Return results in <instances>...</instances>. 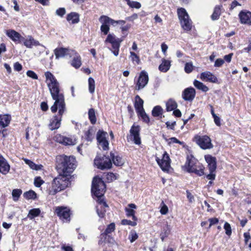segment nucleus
I'll return each mask as SVG.
<instances>
[{"instance_id":"aec40b11","label":"nucleus","mask_w":251,"mask_h":251,"mask_svg":"<svg viewBox=\"0 0 251 251\" xmlns=\"http://www.w3.org/2000/svg\"><path fill=\"white\" fill-rule=\"evenodd\" d=\"M11 121V117L8 114L0 115V134L3 132V129L7 126Z\"/></svg>"},{"instance_id":"20e7f679","label":"nucleus","mask_w":251,"mask_h":251,"mask_svg":"<svg viewBox=\"0 0 251 251\" xmlns=\"http://www.w3.org/2000/svg\"><path fill=\"white\" fill-rule=\"evenodd\" d=\"M70 185L69 177L59 175L55 177L51 184V186L49 189L50 195H54L57 193L65 189Z\"/></svg>"},{"instance_id":"f704fd0d","label":"nucleus","mask_w":251,"mask_h":251,"mask_svg":"<svg viewBox=\"0 0 251 251\" xmlns=\"http://www.w3.org/2000/svg\"><path fill=\"white\" fill-rule=\"evenodd\" d=\"M40 213L41 210L39 208H33L29 211L27 217L32 220L35 217L38 216Z\"/></svg>"},{"instance_id":"de8ad7c7","label":"nucleus","mask_w":251,"mask_h":251,"mask_svg":"<svg viewBox=\"0 0 251 251\" xmlns=\"http://www.w3.org/2000/svg\"><path fill=\"white\" fill-rule=\"evenodd\" d=\"M22 193V191L20 189H14L12 193L13 198V200L14 201H17L18 200L20 196H21Z\"/></svg>"},{"instance_id":"603ef678","label":"nucleus","mask_w":251,"mask_h":251,"mask_svg":"<svg viewBox=\"0 0 251 251\" xmlns=\"http://www.w3.org/2000/svg\"><path fill=\"white\" fill-rule=\"evenodd\" d=\"M121 224L123 225H129L134 226L137 225L136 221H131L127 219H124L121 221Z\"/></svg>"},{"instance_id":"b1692460","label":"nucleus","mask_w":251,"mask_h":251,"mask_svg":"<svg viewBox=\"0 0 251 251\" xmlns=\"http://www.w3.org/2000/svg\"><path fill=\"white\" fill-rule=\"evenodd\" d=\"M144 100L137 95L135 98L134 107L137 113L144 110L143 108Z\"/></svg>"},{"instance_id":"6e6d98bb","label":"nucleus","mask_w":251,"mask_h":251,"mask_svg":"<svg viewBox=\"0 0 251 251\" xmlns=\"http://www.w3.org/2000/svg\"><path fill=\"white\" fill-rule=\"evenodd\" d=\"M53 140L55 142L62 144L63 141H64V136L60 134H57L53 137Z\"/></svg>"},{"instance_id":"37998d69","label":"nucleus","mask_w":251,"mask_h":251,"mask_svg":"<svg viewBox=\"0 0 251 251\" xmlns=\"http://www.w3.org/2000/svg\"><path fill=\"white\" fill-rule=\"evenodd\" d=\"M103 18H104L103 22L105 24H108V25L111 24L113 26H115L118 24V21H115L109 18V17L105 15H103Z\"/></svg>"},{"instance_id":"0eeeda50","label":"nucleus","mask_w":251,"mask_h":251,"mask_svg":"<svg viewBox=\"0 0 251 251\" xmlns=\"http://www.w3.org/2000/svg\"><path fill=\"white\" fill-rule=\"evenodd\" d=\"M121 38H117L113 34H109L105 40V43H109L112 45V52L114 55L117 56L119 54L121 43L123 41Z\"/></svg>"},{"instance_id":"473e14b6","label":"nucleus","mask_w":251,"mask_h":251,"mask_svg":"<svg viewBox=\"0 0 251 251\" xmlns=\"http://www.w3.org/2000/svg\"><path fill=\"white\" fill-rule=\"evenodd\" d=\"M194 86L199 90L204 92H206L209 90L208 88L203 83L195 79L193 82Z\"/></svg>"},{"instance_id":"a211bd4d","label":"nucleus","mask_w":251,"mask_h":251,"mask_svg":"<svg viewBox=\"0 0 251 251\" xmlns=\"http://www.w3.org/2000/svg\"><path fill=\"white\" fill-rule=\"evenodd\" d=\"M239 17L241 24L250 25L251 22V12L242 11L239 14Z\"/></svg>"},{"instance_id":"680f3d73","label":"nucleus","mask_w":251,"mask_h":251,"mask_svg":"<svg viewBox=\"0 0 251 251\" xmlns=\"http://www.w3.org/2000/svg\"><path fill=\"white\" fill-rule=\"evenodd\" d=\"M206 177L210 180H214L216 177L215 171H209V174L206 176Z\"/></svg>"},{"instance_id":"bf43d9fd","label":"nucleus","mask_w":251,"mask_h":251,"mask_svg":"<svg viewBox=\"0 0 251 251\" xmlns=\"http://www.w3.org/2000/svg\"><path fill=\"white\" fill-rule=\"evenodd\" d=\"M26 75L28 77L32 78V79H37L38 78L37 75L35 74V73L31 70L27 71Z\"/></svg>"},{"instance_id":"4be33fe9","label":"nucleus","mask_w":251,"mask_h":251,"mask_svg":"<svg viewBox=\"0 0 251 251\" xmlns=\"http://www.w3.org/2000/svg\"><path fill=\"white\" fill-rule=\"evenodd\" d=\"M5 34L14 42H20L21 39H23L20 33L13 29L7 30L5 32Z\"/></svg>"},{"instance_id":"3c124183","label":"nucleus","mask_w":251,"mask_h":251,"mask_svg":"<svg viewBox=\"0 0 251 251\" xmlns=\"http://www.w3.org/2000/svg\"><path fill=\"white\" fill-rule=\"evenodd\" d=\"M164 139L166 140V141H167L168 142V143L169 144H170L172 143H177V144H179L180 145H183L184 144L183 142L180 141L179 140H178L176 137H171V138H170L169 139H167L166 138H164Z\"/></svg>"},{"instance_id":"c9c22d12","label":"nucleus","mask_w":251,"mask_h":251,"mask_svg":"<svg viewBox=\"0 0 251 251\" xmlns=\"http://www.w3.org/2000/svg\"><path fill=\"white\" fill-rule=\"evenodd\" d=\"M88 117L91 123L93 125L95 124L97 121V119L94 109L91 108L89 110Z\"/></svg>"},{"instance_id":"1a4fd4ad","label":"nucleus","mask_w":251,"mask_h":251,"mask_svg":"<svg viewBox=\"0 0 251 251\" xmlns=\"http://www.w3.org/2000/svg\"><path fill=\"white\" fill-rule=\"evenodd\" d=\"M140 127L138 125L133 124L129 130V135L127 136V139L134 142L136 145H139L141 143L140 137Z\"/></svg>"},{"instance_id":"f8f14e48","label":"nucleus","mask_w":251,"mask_h":251,"mask_svg":"<svg viewBox=\"0 0 251 251\" xmlns=\"http://www.w3.org/2000/svg\"><path fill=\"white\" fill-rule=\"evenodd\" d=\"M156 161L163 171L169 170L170 167V159L169 154L166 151H165L163 153L162 159L156 157Z\"/></svg>"},{"instance_id":"f3484780","label":"nucleus","mask_w":251,"mask_h":251,"mask_svg":"<svg viewBox=\"0 0 251 251\" xmlns=\"http://www.w3.org/2000/svg\"><path fill=\"white\" fill-rule=\"evenodd\" d=\"M200 78L202 81H208L212 83H217V77L210 72L206 71L202 73L200 75Z\"/></svg>"},{"instance_id":"774afa93","label":"nucleus","mask_w":251,"mask_h":251,"mask_svg":"<svg viewBox=\"0 0 251 251\" xmlns=\"http://www.w3.org/2000/svg\"><path fill=\"white\" fill-rule=\"evenodd\" d=\"M166 125L168 128H169L171 129H174V127L176 125V122H171L168 121L166 123Z\"/></svg>"},{"instance_id":"ea45409f","label":"nucleus","mask_w":251,"mask_h":251,"mask_svg":"<svg viewBox=\"0 0 251 251\" xmlns=\"http://www.w3.org/2000/svg\"><path fill=\"white\" fill-rule=\"evenodd\" d=\"M163 109L161 106L157 105L155 106L152 110V115L153 117H158L162 114Z\"/></svg>"},{"instance_id":"58836bf2","label":"nucleus","mask_w":251,"mask_h":251,"mask_svg":"<svg viewBox=\"0 0 251 251\" xmlns=\"http://www.w3.org/2000/svg\"><path fill=\"white\" fill-rule=\"evenodd\" d=\"M107 133L102 130H99L97 134V140L98 142H100L103 140H106V136Z\"/></svg>"},{"instance_id":"49530a36","label":"nucleus","mask_w":251,"mask_h":251,"mask_svg":"<svg viewBox=\"0 0 251 251\" xmlns=\"http://www.w3.org/2000/svg\"><path fill=\"white\" fill-rule=\"evenodd\" d=\"M131 61L134 63L135 62L137 64H139L140 60L139 57L134 52L130 51V57Z\"/></svg>"},{"instance_id":"a19ab883","label":"nucleus","mask_w":251,"mask_h":251,"mask_svg":"<svg viewBox=\"0 0 251 251\" xmlns=\"http://www.w3.org/2000/svg\"><path fill=\"white\" fill-rule=\"evenodd\" d=\"M115 229V225L114 223H112L108 225L103 233L101 235H106L113 232Z\"/></svg>"},{"instance_id":"864d4df0","label":"nucleus","mask_w":251,"mask_h":251,"mask_svg":"<svg viewBox=\"0 0 251 251\" xmlns=\"http://www.w3.org/2000/svg\"><path fill=\"white\" fill-rule=\"evenodd\" d=\"M194 66L192 63H186L185 65L184 70L186 73H190L193 70Z\"/></svg>"},{"instance_id":"79ce46f5","label":"nucleus","mask_w":251,"mask_h":251,"mask_svg":"<svg viewBox=\"0 0 251 251\" xmlns=\"http://www.w3.org/2000/svg\"><path fill=\"white\" fill-rule=\"evenodd\" d=\"M89 91L91 94H93L95 89V81L92 77L88 79Z\"/></svg>"},{"instance_id":"e2e57ef3","label":"nucleus","mask_w":251,"mask_h":251,"mask_svg":"<svg viewBox=\"0 0 251 251\" xmlns=\"http://www.w3.org/2000/svg\"><path fill=\"white\" fill-rule=\"evenodd\" d=\"M161 204L162 206L160 210V213L162 215L166 214L168 212V208L166 205H165L163 202H162Z\"/></svg>"},{"instance_id":"5fc2aeb1","label":"nucleus","mask_w":251,"mask_h":251,"mask_svg":"<svg viewBox=\"0 0 251 251\" xmlns=\"http://www.w3.org/2000/svg\"><path fill=\"white\" fill-rule=\"evenodd\" d=\"M44 183V181L41 177L38 176L34 178V184L37 187H40Z\"/></svg>"},{"instance_id":"4d7b16f0","label":"nucleus","mask_w":251,"mask_h":251,"mask_svg":"<svg viewBox=\"0 0 251 251\" xmlns=\"http://www.w3.org/2000/svg\"><path fill=\"white\" fill-rule=\"evenodd\" d=\"M99 145L102 148L104 151L108 150L109 149V143L107 140H103L100 142H98Z\"/></svg>"},{"instance_id":"423d86ee","label":"nucleus","mask_w":251,"mask_h":251,"mask_svg":"<svg viewBox=\"0 0 251 251\" xmlns=\"http://www.w3.org/2000/svg\"><path fill=\"white\" fill-rule=\"evenodd\" d=\"M177 14L181 27L186 31L191 30L192 22L184 8H180L177 9Z\"/></svg>"},{"instance_id":"f03ea898","label":"nucleus","mask_w":251,"mask_h":251,"mask_svg":"<svg viewBox=\"0 0 251 251\" xmlns=\"http://www.w3.org/2000/svg\"><path fill=\"white\" fill-rule=\"evenodd\" d=\"M105 188V184L100 178L96 176L93 178L91 190L92 193L97 198L98 204L97 206V212L101 218L104 217L106 211L105 208L108 207V205L103 199Z\"/></svg>"},{"instance_id":"4468645a","label":"nucleus","mask_w":251,"mask_h":251,"mask_svg":"<svg viewBox=\"0 0 251 251\" xmlns=\"http://www.w3.org/2000/svg\"><path fill=\"white\" fill-rule=\"evenodd\" d=\"M195 95V89L190 87L184 90L182 94V97L185 100L191 101L194 99Z\"/></svg>"},{"instance_id":"69168bd1","label":"nucleus","mask_w":251,"mask_h":251,"mask_svg":"<svg viewBox=\"0 0 251 251\" xmlns=\"http://www.w3.org/2000/svg\"><path fill=\"white\" fill-rule=\"evenodd\" d=\"M210 223L208 228H210L212 226L217 224L219 222V220L216 218H210L208 219Z\"/></svg>"},{"instance_id":"6e6552de","label":"nucleus","mask_w":251,"mask_h":251,"mask_svg":"<svg viewBox=\"0 0 251 251\" xmlns=\"http://www.w3.org/2000/svg\"><path fill=\"white\" fill-rule=\"evenodd\" d=\"M94 164L98 169L102 170L111 168L112 165L111 158L105 155L102 157L96 156L94 160Z\"/></svg>"},{"instance_id":"72a5a7b5","label":"nucleus","mask_w":251,"mask_h":251,"mask_svg":"<svg viewBox=\"0 0 251 251\" xmlns=\"http://www.w3.org/2000/svg\"><path fill=\"white\" fill-rule=\"evenodd\" d=\"M222 6L217 5L214 9L213 14L211 15V19L212 20H217L219 19L222 12Z\"/></svg>"},{"instance_id":"cd10ccee","label":"nucleus","mask_w":251,"mask_h":251,"mask_svg":"<svg viewBox=\"0 0 251 251\" xmlns=\"http://www.w3.org/2000/svg\"><path fill=\"white\" fill-rule=\"evenodd\" d=\"M23 160L25 163L26 164H27L29 167V168L32 170L36 171L41 170L42 169V168L43 167V166L42 165L36 164L33 162L29 159L24 158Z\"/></svg>"},{"instance_id":"6ab92c4d","label":"nucleus","mask_w":251,"mask_h":251,"mask_svg":"<svg viewBox=\"0 0 251 251\" xmlns=\"http://www.w3.org/2000/svg\"><path fill=\"white\" fill-rule=\"evenodd\" d=\"M137 208V206L134 203H129L125 208V212L126 217H132L133 221H137V218L135 216V209Z\"/></svg>"},{"instance_id":"e433bc0d","label":"nucleus","mask_w":251,"mask_h":251,"mask_svg":"<svg viewBox=\"0 0 251 251\" xmlns=\"http://www.w3.org/2000/svg\"><path fill=\"white\" fill-rule=\"evenodd\" d=\"M170 232V226L168 224H166L165 226L163 227V230L160 234L161 239L162 241H163L164 239L169 235Z\"/></svg>"},{"instance_id":"9d476101","label":"nucleus","mask_w":251,"mask_h":251,"mask_svg":"<svg viewBox=\"0 0 251 251\" xmlns=\"http://www.w3.org/2000/svg\"><path fill=\"white\" fill-rule=\"evenodd\" d=\"M196 143L202 149H210L213 147L209 137L206 135L198 136L195 137Z\"/></svg>"},{"instance_id":"dca6fc26","label":"nucleus","mask_w":251,"mask_h":251,"mask_svg":"<svg viewBox=\"0 0 251 251\" xmlns=\"http://www.w3.org/2000/svg\"><path fill=\"white\" fill-rule=\"evenodd\" d=\"M70 57L73 58L71 64L73 67L78 69L81 66L82 64L81 57L75 50H73V52L71 54Z\"/></svg>"},{"instance_id":"c03bdc74","label":"nucleus","mask_w":251,"mask_h":251,"mask_svg":"<svg viewBox=\"0 0 251 251\" xmlns=\"http://www.w3.org/2000/svg\"><path fill=\"white\" fill-rule=\"evenodd\" d=\"M64 141H63L62 144L65 146L74 145L76 143L75 140V139L66 136H64Z\"/></svg>"},{"instance_id":"8fccbe9b","label":"nucleus","mask_w":251,"mask_h":251,"mask_svg":"<svg viewBox=\"0 0 251 251\" xmlns=\"http://www.w3.org/2000/svg\"><path fill=\"white\" fill-rule=\"evenodd\" d=\"M127 4L131 8L139 9L141 7V3L137 1L130 0Z\"/></svg>"},{"instance_id":"a878e982","label":"nucleus","mask_w":251,"mask_h":251,"mask_svg":"<svg viewBox=\"0 0 251 251\" xmlns=\"http://www.w3.org/2000/svg\"><path fill=\"white\" fill-rule=\"evenodd\" d=\"M96 129L93 126H91L85 133V139L87 141L92 142L94 139Z\"/></svg>"},{"instance_id":"bb28decb","label":"nucleus","mask_w":251,"mask_h":251,"mask_svg":"<svg viewBox=\"0 0 251 251\" xmlns=\"http://www.w3.org/2000/svg\"><path fill=\"white\" fill-rule=\"evenodd\" d=\"M171 67V62L169 60L163 59L162 63L159 66V70L162 72H167Z\"/></svg>"},{"instance_id":"4c0bfd02","label":"nucleus","mask_w":251,"mask_h":251,"mask_svg":"<svg viewBox=\"0 0 251 251\" xmlns=\"http://www.w3.org/2000/svg\"><path fill=\"white\" fill-rule=\"evenodd\" d=\"M137 113V115L139 117H140L143 121L147 124L149 123L150 121V119L149 116L145 112V110L139 112Z\"/></svg>"},{"instance_id":"2f4dec72","label":"nucleus","mask_w":251,"mask_h":251,"mask_svg":"<svg viewBox=\"0 0 251 251\" xmlns=\"http://www.w3.org/2000/svg\"><path fill=\"white\" fill-rule=\"evenodd\" d=\"M103 21L104 18H103V16H100L99 18V21L102 24L100 26V30L103 34L107 35L109 31V25L108 24H105Z\"/></svg>"},{"instance_id":"2eb2a0df","label":"nucleus","mask_w":251,"mask_h":251,"mask_svg":"<svg viewBox=\"0 0 251 251\" xmlns=\"http://www.w3.org/2000/svg\"><path fill=\"white\" fill-rule=\"evenodd\" d=\"M73 50L67 48H59L54 50V52L56 59L64 57L66 56H70L73 52Z\"/></svg>"},{"instance_id":"0e129e2a","label":"nucleus","mask_w":251,"mask_h":251,"mask_svg":"<svg viewBox=\"0 0 251 251\" xmlns=\"http://www.w3.org/2000/svg\"><path fill=\"white\" fill-rule=\"evenodd\" d=\"M106 178L107 179L108 181L109 182L112 181L116 179L115 175L112 173H107V175H106Z\"/></svg>"},{"instance_id":"c756f323","label":"nucleus","mask_w":251,"mask_h":251,"mask_svg":"<svg viewBox=\"0 0 251 251\" xmlns=\"http://www.w3.org/2000/svg\"><path fill=\"white\" fill-rule=\"evenodd\" d=\"M110 157L112 158L113 164L117 166H121L124 164V161L119 155H115L113 153L110 152Z\"/></svg>"},{"instance_id":"052dcab7","label":"nucleus","mask_w":251,"mask_h":251,"mask_svg":"<svg viewBox=\"0 0 251 251\" xmlns=\"http://www.w3.org/2000/svg\"><path fill=\"white\" fill-rule=\"evenodd\" d=\"M225 60L222 58H218L216 60L214 64V66L216 67H220L224 63Z\"/></svg>"},{"instance_id":"c85d7f7f","label":"nucleus","mask_w":251,"mask_h":251,"mask_svg":"<svg viewBox=\"0 0 251 251\" xmlns=\"http://www.w3.org/2000/svg\"><path fill=\"white\" fill-rule=\"evenodd\" d=\"M67 20L72 24H76L79 22V15L75 12H71L67 17Z\"/></svg>"},{"instance_id":"412c9836","label":"nucleus","mask_w":251,"mask_h":251,"mask_svg":"<svg viewBox=\"0 0 251 251\" xmlns=\"http://www.w3.org/2000/svg\"><path fill=\"white\" fill-rule=\"evenodd\" d=\"M205 160L208 164V168L209 171H215L217 168L216 159L210 155H206L204 156Z\"/></svg>"},{"instance_id":"a18cd8bd","label":"nucleus","mask_w":251,"mask_h":251,"mask_svg":"<svg viewBox=\"0 0 251 251\" xmlns=\"http://www.w3.org/2000/svg\"><path fill=\"white\" fill-rule=\"evenodd\" d=\"M24 196L27 199H35L36 197V194L34 191L30 190L25 192Z\"/></svg>"},{"instance_id":"09e8293b","label":"nucleus","mask_w":251,"mask_h":251,"mask_svg":"<svg viewBox=\"0 0 251 251\" xmlns=\"http://www.w3.org/2000/svg\"><path fill=\"white\" fill-rule=\"evenodd\" d=\"M138 234L134 230H131L129 234L128 239L131 243L133 242L138 238Z\"/></svg>"},{"instance_id":"13d9d810","label":"nucleus","mask_w":251,"mask_h":251,"mask_svg":"<svg viewBox=\"0 0 251 251\" xmlns=\"http://www.w3.org/2000/svg\"><path fill=\"white\" fill-rule=\"evenodd\" d=\"M224 227L226 230V234L230 236L231 234V229L230 225L228 223L226 222Z\"/></svg>"},{"instance_id":"ddd939ff","label":"nucleus","mask_w":251,"mask_h":251,"mask_svg":"<svg viewBox=\"0 0 251 251\" xmlns=\"http://www.w3.org/2000/svg\"><path fill=\"white\" fill-rule=\"evenodd\" d=\"M149 81L148 75L147 72L144 71L140 73L138 78V81L136 84L137 89L139 90L144 88L148 84Z\"/></svg>"},{"instance_id":"7c9ffc66","label":"nucleus","mask_w":251,"mask_h":251,"mask_svg":"<svg viewBox=\"0 0 251 251\" xmlns=\"http://www.w3.org/2000/svg\"><path fill=\"white\" fill-rule=\"evenodd\" d=\"M166 110L171 111L174 110L177 108V104L175 100L170 99L166 103Z\"/></svg>"},{"instance_id":"338daca9","label":"nucleus","mask_w":251,"mask_h":251,"mask_svg":"<svg viewBox=\"0 0 251 251\" xmlns=\"http://www.w3.org/2000/svg\"><path fill=\"white\" fill-rule=\"evenodd\" d=\"M65 13L66 10L64 8H60L56 11V14L60 17L63 16V15H65Z\"/></svg>"},{"instance_id":"39448f33","label":"nucleus","mask_w":251,"mask_h":251,"mask_svg":"<svg viewBox=\"0 0 251 251\" xmlns=\"http://www.w3.org/2000/svg\"><path fill=\"white\" fill-rule=\"evenodd\" d=\"M185 168L188 172L194 173L198 176L204 175V167L192 156L187 157Z\"/></svg>"},{"instance_id":"9b49d317","label":"nucleus","mask_w":251,"mask_h":251,"mask_svg":"<svg viewBox=\"0 0 251 251\" xmlns=\"http://www.w3.org/2000/svg\"><path fill=\"white\" fill-rule=\"evenodd\" d=\"M55 213L64 222H68L70 221V209L64 206L56 207L55 210Z\"/></svg>"},{"instance_id":"f257e3e1","label":"nucleus","mask_w":251,"mask_h":251,"mask_svg":"<svg viewBox=\"0 0 251 251\" xmlns=\"http://www.w3.org/2000/svg\"><path fill=\"white\" fill-rule=\"evenodd\" d=\"M46 82L50 90L52 98L55 100L50 110L52 113H55L58 109V115L53 116L50 120L49 126L51 130L58 129L60 126L62 116L65 111V103L64 97L60 92L59 83L53 75L49 72L45 74Z\"/></svg>"},{"instance_id":"5701e85b","label":"nucleus","mask_w":251,"mask_h":251,"mask_svg":"<svg viewBox=\"0 0 251 251\" xmlns=\"http://www.w3.org/2000/svg\"><path fill=\"white\" fill-rule=\"evenodd\" d=\"M10 170V165L6 159L0 153V172L3 175L7 174Z\"/></svg>"},{"instance_id":"7ed1b4c3","label":"nucleus","mask_w":251,"mask_h":251,"mask_svg":"<svg viewBox=\"0 0 251 251\" xmlns=\"http://www.w3.org/2000/svg\"><path fill=\"white\" fill-rule=\"evenodd\" d=\"M75 158L64 155L56 157V169L59 174L68 177L75 168Z\"/></svg>"},{"instance_id":"393cba45","label":"nucleus","mask_w":251,"mask_h":251,"mask_svg":"<svg viewBox=\"0 0 251 251\" xmlns=\"http://www.w3.org/2000/svg\"><path fill=\"white\" fill-rule=\"evenodd\" d=\"M24 44L26 47L31 48L33 46H37L39 45L40 44L38 41L35 40L32 36H28L24 40Z\"/></svg>"}]
</instances>
